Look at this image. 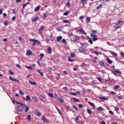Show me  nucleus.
<instances>
[{"label":"nucleus","mask_w":124,"mask_h":124,"mask_svg":"<svg viewBox=\"0 0 124 124\" xmlns=\"http://www.w3.org/2000/svg\"><path fill=\"white\" fill-rule=\"evenodd\" d=\"M90 36L93 38V41H96L97 40V35H96V31L93 30Z\"/></svg>","instance_id":"obj_1"},{"label":"nucleus","mask_w":124,"mask_h":124,"mask_svg":"<svg viewBox=\"0 0 124 124\" xmlns=\"http://www.w3.org/2000/svg\"><path fill=\"white\" fill-rule=\"evenodd\" d=\"M123 26V21L122 20H119L118 21L116 24L114 25V29H120L122 26Z\"/></svg>","instance_id":"obj_2"},{"label":"nucleus","mask_w":124,"mask_h":124,"mask_svg":"<svg viewBox=\"0 0 124 124\" xmlns=\"http://www.w3.org/2000/svg\"><path fill=\"white\" fill-rule=\"evenodd\" d=\"M25 107H26V105L22 104V105H20V106L17 107V109L19 112H23V111H25Z\"/></svg>","instance_id":"obj_3"},{"label":"nucleus","mask_w":124,"mask_h":124,"mask_svg":"<svg viewBox=\"0 0 124 124\" xmlns=\"http://www.w3.org/2000/svg\"><path fill=\"white\" fill-rule=\"evenodd\" d=\"M30 41L32 42H33L32 44V45L33 46H35V43H36L37 44H39L40 43V41L33 39H31Z\"/></svg>","instance_id":"obj_4"},{"label":"nucleus","mask_w":124,"mask_h":124,"mask_svg":"<svg viewBox=\"0 0 124 124\" xmlns=\"http://www.w3.org/2000/svg\"><path fill=\"white\" fill-rule=\"evenodd\" d=\"M112 74L115 75V76H117V74H122V72L120 71L119 69L114 70L112 71Z\"/></svg>","instance_id":"obj_5"},{"label":"nucleus","mask_w":124,"mask_h":124,"mask_svg":"<svg viewBox=\"0 0 124 124\" xmlns=\"http://www.w3.org/2000/svg\"><path fill=\"white\" fill-rule=\"evenodd\" d=\"M41 120H42L44 122V123H46V124L48 123L47 118H46V117H45V116L44 115L42 116Z\"/></svg>","instance_id":"obj_6"},{"label":"nucleus","mask_w":124,"mask_h":124,"mask_svg":"<svg viewBox=\"0 0 124 124\" xmlns=\"http://www.w3.org/2000/svg\"><path fill=\"white\" fill-rule=\"evenodd\" d=\"M35 115H36L37 117H41V113L38 111V110H36L34 112Z\"/></svg>","instance_id":"obj_7"},{"label":"nucleus","mask_w":124,"mask_h":124,"mask_svg":"<svg viewBox=\"0 0 124 124\" xmlns=\"http://www.w3.org/2000/svg\"><path fill=\"white\" fill-rule=\"evenodd\" d=\"M31 55H32V52L31 50H28L26 52V56H31Z\"/></svg>","instance_id":"obj_8"},{"label":"nucleus","mask_w":124,"mask_h":124,"mask_svg":"<svg viewBox=\"0 0 124 124\" xmlns=\"http://www.w3.org/2000/svg\"><path fill=\"white\" fill-rule=\"evenodd\" d=\"M57 100H59L61 103H63V102H64V100H63L62 98L61 97H58L57 98Z\"/></svg>","instance_id":"obj_9"},{"label":"nucleus","mask_w":124,"mask_h":124,"mask_svg":"<svg viewBox=\"0 0 124 124\" xmlns=\"http://www.w3.org/2000/svg\"><path fill=\"white\" fill-rule=\"evenodd\" d=\"M79 53H84V52H86V49L83 47H80L79 48Z\"/></svg>","instance_id":"obj_10"},{"label":"nucleus","mask_w":124,"mask_h":124,"mask_svg":"<svg viewBox=\"0 0 124 124\" xmlns=\"http://www.w3.org/2000/svg\"><path fill=\"white\" fill-rule=\"evenodd\" d=\"M106 61L107 62H108V63L109 64H112V63H113V61L111 60L109 58H107Z\"/></svg>","instance_id":"obj_11"},{"label":"nucleus","mask_w":124,"mask_h":124,"mask_svg":"<svg viewBox=\"0 0 124 124\" xmlns=\"http://www.w3.org/2000/svg\"><path fill=\"white\" fill-rule=\"evenodd\" d=\"M73 39H74V41H78V40H79V39H80V37L76 35L73 37Z\"/></svg>","instance_id":"obj_12"},{"label":"nucleus","mask_w":124,"mask_h":124,"mask_svg":"<svg viewBox=\"0 0 124 124\" xmlns=\"http://www.w3.org/2000/svg\"><path fill=\"white\" fill-rule=\"evenodd\" d=\"M97 111H99L100 112H101V111H104V108L101 107H99L98 108H96Z\"/></svg>","instance_id":"obj_13"},{"label":"nucleus","mask_w":124,"mask_h":124,"mask_svg":"<svg viewBox=\"0 0 124 124\" xmlns=\"http://www.w3.org/2000/svg\"><path fill=\"white\" fill-rule=\"evenodd\" d=\"M79 32H82V33L83 34H84L85 35H86V34H87V33H86V32H85V31H84V30H83V28H81V29H80L79 30Z\"/></svg>","instance_id":"obj_14"},{"label":"nucleus","mask_w":124,"mask_h":124,"mask_svg":"<svg viewBox=\"0 0 124 124\" xmlns=\"http://www.w3.org/2000/svg\"><path fill=\"white\" fill-rule=\"evenodd\" d=\"M45 28L43 27H41L39 29V32L40 34H42V31L44 30Z\"/></svg>","instance_id":"obj_15"},{"label":"nucleus","mask_w":124,"mask_h":124,"mask_svg":"<svg viewBox=\"0 0 124 124\" xmlns=\"http://www.w3.org/2000/svg\"><path fill=\"white\" fill-rule=\"evenodd\" d=\"M88 104H90V106L93 107V109H95V105H94V104H93V103L89 102Z\"/></svg>","instance_id":"obj_16"},{"label":"nucleus","mask_w":124,"mask_h":124,"mask_svg":"<svg viewBox=\"0 0 124 124\" xmlns=\"http://www.w3.org/2000/svg\"><path fill=\"white\" fill-rule=\"evenodd\" d=\"M29 83L31 84V85H33V86H35L36 85V82L35 81H31V80H29Z\"/></svg>","instance_id":"obj_17"},{"label":"nucleus","mask_w":124,"mask_h":124,"mask_svg":"<svg viewBox=\"0 0 124 124\" xmlns=\"http://www.w3.org/2000/svg\"><path fill=\"white\" fill-rule=\"evenodd\" d=\"M30 99H31V97H30V96L29 95H27L26 98V97L23 98V100H27V101H29V100H30Z\"/></svg>","instance_id":"obj_18"},{"label":"nucleus","mask_w":124,"mask_h":124,"mask_svg":"<svg viewBox=\"0 0 124 124\" xmlns=\"http://www.w3.org/2000/svg\"><path fill=\"white\" fill-rule=\"evenodd\" d=\"M10 80H12V81H16V82H17V83H20V81L16 79H14L11 77V76L9 77Z\"/></svg>","instance_id":"obj_19"},{"label":"nucleus","mask_w":124,"mask_h":124,"mask_svg":"<svg viewBox=\"0 0 124 124\" xmlns=\"http://www.w3.org/2000/svg\"><path fill=\"white\" fill-rule=\"evenodd\" d=\"M80 1L81 2L82 5H85L87 3V0H81Z\"/></svg>","instance_id":"obj_20"},{"label":"nucleus","mask_w":124,"mask_h":124,"mask_svg":"<svg viewBox=\"0 0 124 124\" xmlns=\"http://www.w3.org/2000/svg\"><path fill=\"white\" fill-rule=\"evenodd\" d=\"M62 36H59L57 37V41H58V42H60V41H61V40H62Z\"/></svg>","instance_id":"obj_21"},{"label":"nucleus","mask_w":124,"mask_h":124,"mask_svg":"<svg viewBox=\"0 0 124 124\" xmlns=\"http://www.w3.org/2000/svg\"><path fill=\"white\" fill-rule=\"evenodd\" d=\"M41 6L40 5H38V6L36 7L34 9L35 11H38L40 9Z\"/></svg>","instance_id":"obj_22"},{"label":"nucleus","mask_w":124,"mask_h":124,"mask_svg":"<svg viewBox=\"0 0 124 124\" xmlns=\"http://www.w3.org/2000/svg\"><path fill=\"white\" fill-rule=\"evenodd\" d=\"M32 99L35 102H38V98H37V97L36 96L32 97Z\"/></svg>","instance_id":"obj_23"},{"label":"nucleus","mask_w":124,"mask_h":124,"mask_svg":"<svg viewBox=\"0 0 124 124\" xmlns=\"http://www.w3.org/2000/svg\"><path fill=\"white\" fill-rule=\"evenodd\" d=\"M99 64H100V65H101V66H103V67L105 66V64L104 63V62H103V61H101L99 62Z\"/></svg>","instance_id":"obj_24"},{"label":"nucleus","mask_w":124,"mask_h":124,"mask_svg":"<svg viewBox=\"0 0 124 124\" xmlns=\"http://www.w3.org/2000/svg\"><path fill=\"white\" fill-rule=\"evenodd\" d=\"M109 53H110V54L112 55V56H114V57H117V56H118V54H117V53L113 52L112 51H109Z\"/></svg>","instance_id":"obj_25"},{"label":"nucleus","mask_w":124,"mask_h":124,"mask_svg":"<svg viewBox=\"0 0 124 124\" xmlns=\"http://www.w3.org/2000/svg\"><path fill=\"white\" fill-rule=\"evenodd\" d=\"M55 108L56 110L58 111V113L60 114V115H62V113L61 112V110H60L58 107H55Z\"/></svg>","instance_id":"obj_26"},{"label":"nucleus","mask_w":124,"mask_h":124,"mask_svg":"<svg viewBox=\"0 0 124 124\" xmlns=\"http://www.w3.org/2000/svg\"><path fill=\"white\" fill-rule=\"evenodd\" d=\"M47 50L48 53L52 54V48L51 47H48Z\"/></svg>","instance_id":"obj_27"},{"label":"nucleus","mask_w":124,"mask_h":124,"mask_svg":"<svg viewBox=\"0 0 124 124\" xmlns=\"http://www.w3.org/2000/svg\"><path fill=\"white\" fill-rule=\"evenodd\" d=\"M72 99H73L74 102H79L80 101V100H79V99H77L76 98H73Z\"/></svg>","instance_id":"obj_28"},{"label":"nucleus","mask_w":124,"mask_h":124,"mask_svg":"<svg viewBox=\"0 0 124 124\" xmlns=\"http://www.w3.org/2000/svg\"><path fill=\"white\" fill-rule=\"evenodd\" d=\"M87 111L88 114H90V115L92 114V113H93V111L89 108L87 109Z\"/></svg>","instance_id":"obj_29"},{"label":"nucleus","mask_w":124,"mask_h":124,"mask_svg":"<svg viewBox=\"0 0 124 124\" xmlns=\"http://www.w3.org/2000/svg\"><path fill=\"white\" fill-rule=\"evenodd\" d=\"M27 119L28 120V121H29V122H31V118L30 114L28 115Z\"/></svg>","instance_id":"obj_30"},{"label":"nucleus","mask_w":124,"mask_h":124,"mask_svg":"<svg viewBox=\"0 0 124 124\" xmlns=\"http://www.w3.org/2000/svg\"><path fill=\"white\" fill-rule=\"evenodd\" d=\"M38 19V17H35V18H33V19H32V21L33 22H35L36 21H37Z\"/></svg>","instance_id":"obj_31"},{"label":"nucleus","mask_w":124,"mask_h":124,"mask_svg":"<svg viewBox=\"0 0 124 124\" xmlns=\"http://www.w3.org/2000/svg\"><path fill=\"white\" fill-rule=\"evenodd\" d=\"M119 88H120V86H119V85H115V86L114 87V90H118V89H119Z\"/></svg>","instance_id":"obj_32"},{"label":"nucleus","mask_w":124,"mask_h":124,"mask_svg":"<svg viewBox=\"0 0 124 124\" xmlns=\"http://www.w3.org/2000/svg\"><path fill=\"white\" fill-rule=\"evenodd\" d=\"M37 72H39V73L40 74L41 76H43L44 75L43 72H41L40 70H37Z\"/></svg>","instance_id":"obj_33"},{"label":"nucleus","mask_w":124,"mask_h":124,"mask_svg":"<svg viewBox=\"0 0 124 124\" xmlns=\"http://www.w3.org/2000/svg\"><path fill=\"white\" fill-rule=\"evenodd\" d=\"M48 96H50V97H52V98L54 97V94H53V93H48Z\"/></svg>","instance_id":"obj_34"},{"label":"nucleus","mask_w":124,"mask_h":124,"mask_svg":"<svg viewBox=\"0 0 124 124\" xmlns=\"http://www.w3.org/2000/svg\"><path fill=\"white\" fill-rule=\"evenodd\" d=\"M72 108L73 109H75L76 111H78V108H77V107H76V106L73 105L72 107Z\"/></svg>","instance_id":"obj_35"},{"label":"nucleus","mask_w":124,"mask_h":124,"mask_svg":"<svg viewBox=\"0 0 124 124\" xmlns=\"http://www.w3.org/2000/svg\"><path fill=\"white\" fill-rule=\"evenodd\" d=\"M86 20H87V23L91 22V17H86Z\"/></svg>","instance_id":"obj_36"},{"label":"nucleus","mask_w":124,"mask_h":124,"mask_svg":"<svg viewBox=\"0 0 124 124\" xmlns=\"http://www.w3.org/2000/svg\"><path fill=\"white\" fill-rule=\"evenodd\" d=\"M19 94H21V95H25V93L23 92V91L20 90L19 91Z\"/></svg>","instance_id":"obj_37"},{"label":"nucleus","mask_w":124,"mask_h":124,"mask_svg":"<svg viewBox=\"0 0 124 124\" xmlns=\"http://www.w3.org/2000/svg\"><path fill=\"white\" fill-rule=\"evenodd\" d=\"M66 6H67V7H70V2H67L66 4Z\"/></svg>","instance_id":"obj_38"},{"label":"nucleus","mask_w":124,"mask_h":124,"mask_svg":"<svg viewBox=\"0 0 124 124\" xmlns=\"http://www.w3.org/2000/svg\"><path fill=\"white\" fill-rule=\"evenodd\" d=\"M68 61H69V62H74V60H73V59H71V58H70V57H68Z\"/></svg>","instance_id":"obj_39"},{"label":"nucleus","mask_w":124,"mask_h":124,"mask_svg":"<svg viewBox=\"0 0 124 124\" xmlns=\"http://www.w3.org/2000/svg\"><path fill=\"white\" fill-rule=\"evenodd\" d=\"M96 60H97V57H95L93 59V62H94V63H95L96 62Z\"/></svg>","instance_id":"obj_40"},{"label":"nucleus","mask_w":124,"mask_h":124,"mask_svg":"<svg viewBox=\"0 0 124 124\" xmlns=\"http://www.w3.org/2000/svg\"><path fill=\"white\" fill-rule=\"evenodd\" d=\"M100 99H103V100H107V98L103 97H99Z\"/></svg>","instance_id":"obj_41"},{"label":"nucleus","mask_w":124,"mask_h":124,"mask_svg":"<svg viewBox=\"0 0 124 124\" xmlns=\"http://www.w3.org/2000/svg\"><path fill=\"white\" fill-rule=\"evenodd\" d=\"M63 90H64V91H66V92H67V91H68V88L67 87H63Z\"/></svg>","instance_id":"obj_42"},{"label":"nucleus","mask_w":124,"mask_h":124,"mask_svg":"<svg viewBox=\"0 0 124 124\" xmlns=\"http://www.w3.org/2000/svg\"><path fill=\"white\" fill-rule=\"evenodd\" d=\"M8 72L10 75H13V74H14V73H13L11 70H9Z\"/></svg>","instance_id":"obj_43"},{"label":"nucleus","mask_w":124,"mask_h":124,"mask_svg":"<svg viewBox=\"0 0 124 124\" xmlns=\"http://www.w3.org/2000/svg\"><path fill=\"white\" fill-rule=\"evenodd\" d=\"M16 104H18L19 105H22L23 103H21L20 102H18V101H16Z\"/></svg>","instance_id":"obj_44"},{"label":"nucleus","mask_w":124,"mask_h":124,"mask_svg":"<svg viewBox=\"0 0 124 124\" xmlns=\"http://www.w3.org/2000/svg\"><path fill=\"white\" fill-rule=\"evenodd\" d=\"M46 42H50V38L49 37H46Z\"/></svg>","instance_id":"obj_45"},{"label":"nucleus","mask_w":124,"mask_h":124,"mask_svg":"<svg viewBox=\"0 0 124 124\" xmlns=\"http://www.w3.org/2000/svg\"><path fill=\"white\" fill-rule=\"evenodd\" d=\"M43 18H44L45 19V18H47V13H44L43 16Z\"/></svg>","instance_id":"obj_46"},{"label":"nucleus","mask_w":124,"mask_h":124,"mask_svg":"<svg viewBox=\"0 0 124 124\" xmlns=\"http://www.w3.org/2000/svg\"><path fill=\"white\" fill-rule=\"evenodd\" d=\"M75 53H72L71 54V58H74V57H75Z\"/></svg>","instance_id":"obj_47"},{"label":"nucleus","mask_w":124,"mask_h":124,"mask_svg":"<svg viewBox=\"0 0 124 124\" xmlns=\"http://www.w3.org/2000/svg\"><path fill=\"white\" fill-rule=\"evenodd\" d=\"M118 98L119 99H124V96H118Z\"/></svg>","instance_id":"obj_48"},{"label":"nucleus","mask_w":124,"mask_h":124,"mask_svg":"<svg viewBox=\"0 0 124 124\" xmlns=\"http://www.w3.org/2000/svg\"><path fill=\"white\" fill-rule=\"evenodd\" d=\"M96 79H97V80H98V81H99V82H101L102 81V78L100 77H98V78H96Z\"/></svg>","instance_id":"obj_49"},{"label":"nucleus","mask_w":124,"mask_h":124,"mask_svg":"<svg viewBox=\"0 0 124 124\" xmlns=\"http://www.w3.org/2000/svg\"><path fill=\"white\" fill-rule=\"evenodd\" d=\"M101 1L102 2H104V1H106V2H107L108 1H111V0H101Z\"/></svg>","instance_id":"obj_50"},{"label":"nucleus","mask_w":124,"mask_h":124,"mask_svg":"<svg viewBox=\"0 0 124 124\" xmlns=\"http://www.w3.org/2000/svg\"><path fill=\"white\" fill-rule=\"evenodd\" d=\"M29 111V107L26 106L25 107V112H28Z\"/></svg>","instance_id":"obj_51"},{"label":"nucleus","mask_w":124,"mask_h":124,"mask_svg":"<svg viewBox=\"0 0 124 124\" xmlns=\"http://www.w3.org/2000/svg\"><path fill=\"white\" fill-rule=\"evenodd\" d=\"M101 7H102V5H100L96 7V9H99L100 8H101Z\"/></svg>","instance_id":"obj_52"},{"label":"nucleus","mask_w":124,"mask_h":124,"mask_svg":"<svg viewBox=\"0 0 124 124\" xmlns=\"http://www.w3.org/2000/svg\"><path fill=\"white\" fill-rule=\"evenodd\" d=\"M89 42L90 43V44L92 45L93 42V40L92 39H90V40H88Z\"/></svg>","instance_id":"obj_53"},{"label":"nucleus","mask_w":124,"mask_h":124,"mask_svg":"<svg viewBox=\"0 0 124 124\" xmlns=\"http://www.w3.org/2000/svg\"><path fill=\"white\" fill-rule=\"evenodd\" d=\"M68 12H66L65 13H63V15H64V16H67V15H68Z\"/></svg>","instance_id":"obj_54"},{"label":"nucleus","mask_w":124,"mask_h":124,"mask_svg":"<svg viewBox=\"0 0 124 124\" xmlns=\"http://www.w3.org/2000/svg\"><path fill=\"white\" fill-rule=\"evenodd\" d=\"M26 6H27V4H24L22 5V9H25V7H26Z\"/></svg>","instance_id":"obj_55"},{"label":"nucleus","mask_w":124,"mask_h":124,"mask_svg":"<svg viewBox=\"0 0 124 124\" xmlns=\"http://www.w3.org/2000/svg\"><path fill=\"white\" fill-rule=\"evenodd\" d=\"M65 41H66L65 39H62V43H64V44H65Z\"/></svg>","instance_id":"obj_56"},{"label":"nucleus","mask_w":124,"mask_h":124,"mask_svg":"<svg viewBox=\"0 0 124 124\" xmlns=\"http://www.w3.org/2000/svg\"><path fill=\"white\" fill-rule=\"evenodd\" d=\"M121 57H122V58H124V53L123 51H121Z\"/></svg>","instance_id":"obj_57"},{"label":"nucleus","mask_w":124,"mask_h":124,"mask_svg":"<svg viewBox=\"0 0 124 124\" xmlns=\"http://www.w3.org/2000/svg\"><path fill=\"white\" fill-rule=\"evenodd\" d=\"M70 94H71V95H75V96L77 95V94H76L75 93H72V92L70 93Z\"/></svg>","instance_id":"obj_58"},{"label":"nucleus","mask_w":124,"mask_h":124,"mask_svg":"<svg viewBox=\"0 0 124 124\" xmlns=\"http://www.w3.org/2000/svg\"><path fill=\"white\" fill-rule=\"evenodd\" d=\"M64 23H66V24L69 23V20H65L63 21Z\"/></svg>","instance_id":"obj_59"},{"label":"nucleus","mask_w":124,"mask_h":124,"mask_svg":"<svg viewBox=\"0 0 124 124\" xmlns=\"http://www.w3.org/2000/svg\"><path fill=\"white\" fill-rule=\"evenodd\" d=\"M83 107V105H82V104H79L78 105V107H79V108H80V109H81V108H82V107Z\"/></svg>","instance_id":"obj_60"},{"label":"nucleus","mask_w":124,"mask_h":124,"mask_svg":"<svg viewBox=\"0 0 124 124\" xmlns=\"http://www.w3.org/2000/svg\"><path fill=\"white\" fill-rule=\"evenodd\" d=\"M94 54H96V56H98V54H99V52L94 51Z\"/></svg>","instance_id":"obj_61"},{"label":"nucleus","mask_w":124,"mask_h":124,"mask_svg":"<svg viewBox=\"0 0 124 124\" xmlns=\"http://www.w3.org/2000/svg\"><path fill=\"white\" fill-rule=\"evenodd\" d=\"M26 68H28V69H32V67L31 66H26Z\"/></svg>","instance_id":"obj_62"},{"label":"nucleus","mask_w":124,"mask_h":124,"mask_svg":"<svg viewBox=\"0 0 124 124\" xmlns=\"http://www.w3.org/2000/svg\"><path fill=\"white\" fill-rule=\"evenodd\" d=\"M109 114H111V115H114V112H113V111H112V110H109Z\"/></svg>","instance_id":"obj_63"},{"label":"nucleus","mask_w":124,"mask_h":124,"mask_svg":"<svg viewBox=\"0 0 124 124\" xmlns=\"http://www.w3.org/2000/svg\"><path fill=\"white\" fill-rule=\"evenodd\" d=\"M79 118H80L79 116H78L77 117H76V121H79Z\"/></svg>","instance_id":"obj_64"}]
</instances>
